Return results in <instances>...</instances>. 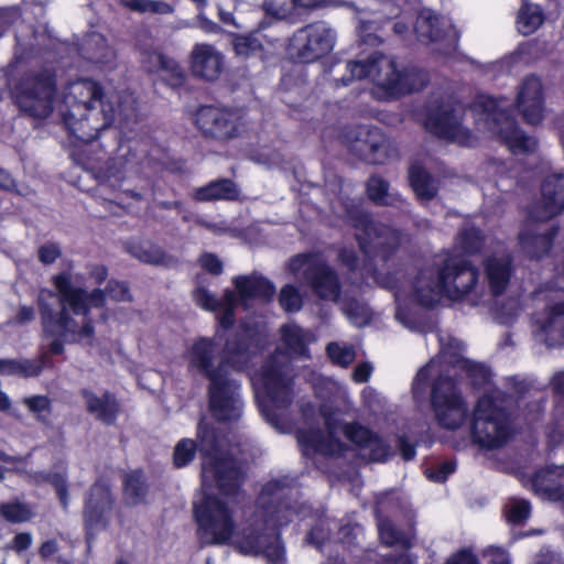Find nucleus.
Instances as JSON below:
<instances>
[{"mask_svg":"<svg viewBox=\"0 0 564 564\" xmlns=\"http://www.w3.org/2000/svg\"><path fill=\"white\" fill-rule=\"evenodd\" d=\"M344 435L359 449H366L377 434L370 427L358 422L346 423L343 429Z\"/></svg>","mask_w":564,"mask_h":564,"instance_id":"43","label":"nucleus"},{"mask_svg":"<svg viewBox=\"0 0 564 564\" xmlns=\"http://www.w3.org/2000/svg\"><path fill=\"white\" fill-rule=\"evenodd\" d=\"M516 105L527 123L535 126L543 120L544 91L542 82L536 75L530 74L522 79Z\"/></svg>","mask_w":564,"mask_h":564,"instance_id":"20","label":"nucleus"},{"mask_svg":"<svg viewBox=\"0 0 564 564\" xmlns=\"http://www.w3.org/2000/svg\"><path fill=\"white\" fill-rule=\"evenodd\" d=\"M155 59L159 72L165 74L164 79L171 87H180L185 82V74L181 65L162 53H153L151 55Z\"/></svg>","mask_w":564,"mask_h":564,"instance_id":"39","label":"nucleus"},{"mask_svg":"<svg viewBox=\"0 0 564 564\" xmlns=\"http://www.w3.org/2000/svg\"><path fill=\"white\" fill-rule=\"evenodd\" d=\"M261 338L248 324L239 325L225 337L196 338L188 350L189 367L208 381L210 415L219 423H236L243 413L242 386L229 370L246 372L261 351Z\"/></svg>","mask_w":564,"mask_h":564,"instance_id":"1","label":"nucleus"},{"mask_svg":"<svg viewBox=\"0 0 564 564\" xmlns=\"http://www.w3.org/2000/svg\"><path fill=\"white\" fill-rule=\"evenodd\" d=\"M259 408L268 417L288 409L294 399V375L290 361L278 350L262 362L257 378Z\"/></svg>","mask_w":564,"mask_h":564,"instance_id":"8","label":"nucleus"},{"mask_svg":"<svg viewBox=\"0 0 564 564\" xmlns=\"http://www.w3.org/2000/svg\"><path fill=\"white\" fill-rule=\"evenodd\" d=\"M389 187L390 184L387 180L378 175H371L366 183V194L377 206H395L398 203L405 202L400 194L389 193Z\"/></svg>","mask_w":564,"mask_h":564,"instance_id":"32","label":"nucleus"},{"mask_svg":"<svg viewBox=\"0 0 564 564\" xmlns=\"http://www.w3.org/2000/svg\"><path fill=\"white\" fill-rule=\"evenodd\" d=\"M193 124L203 139L220 144L240 138L246 129L242 112L224 105H199L193 113Z\"/></svg>","mask_w":564,"mask_h":564,"instance_id":"11","label":"nucleus"},{"mask_svg":"<svg viewBox=\"0 0 564 564\" xmlns=\"http://www.w3.org/2000/svg\"><path fill=\"white\" fill-rule=\"evenodd\" d=\"M115 506L110 486L104 479H97L88 489L83 507V520L87 543L98 531L106 530Z\"/></svg>","mask_w":564,"mask_h":564,"instance_id":"15","label":"nucleus"},{"mask_svg":"<svg viewBox=\"0 0 564 564\" xmlns=\"http://www.w3.org/2000/svg\"><path fill=\"white\" fill-rule=\"evenodd\" d=\"M119 3L131 11L167 14L173 11L171 4L161 0H119Z\"/></svg>","mask_w":564,"mask_h":564,"instance_id":"45","label":"nucleus"},{"mask_svg":"<svg viewBox=\"0 0 564 564\" xmlns=\"http://www.w3.org/2000/svg\"><path fill=\"white\" fill-rule=\"evenodd\" d=\"M380 535L387 545H395L402 543L403 533L394 525L389 524L380 529Z\"/></svg>","mask_w":564,"mask_h":564,"instance_id":"62","label":"nucleus"},{"mask_svg":"<svg viewBox=\"0 0 564 564\" xmlns=\"http://www.w3.org/2000/svg\"><path fill=\"white\" fill-rule=\"evenodd\" d=\"M347 223L356 230L354 239L362 256V272L376 279L380 269L388 268L397 257L404 234L391 225L376 221L370 212L359 204L350 203L345 207Z\"/></svg>","mask_w":564,"mask_h":564,"instance_id":"5","label":"nucleus"},{"mask_svg":"<svg viewBox=\"0 0 564 564\" xmlns=\"http://www.w3.org/2000/svg\"><path fill=\"white\" fill-rule=\"evenodd\" d=\"M0 517L9 523H24L30 521L34 513L28 503L17 499L0 503Z\"/></svg>","mask_w":564,"mask_h":564,"instance_id":"41","label":"nucleus"},{"mask_svg":"<svg viewBox=\"0 0 564 564\" xmlns=\"http://www.w3.org/2000/svg\"><path fill=\"white\" fill-rule=\"evenodd\" d=\"M431 409L444 430L460 429L468 417V406L455 378L440 373L431 383Z\"/></svg>","mask_w":564,"mask_h":564,"instance_id":"12","label":"nucleus"},{"mask_svg":"<svg viewBox=\"0 0 564 564\" xmlns=\"http://www.w3.org/2000/svg\"><path fill=\"white\" fill-rule=\"evenodd\" d=\"M444 564H480L477 555L470 550L463 547L453 553Z\"/></svg>","mask_w":564,"mask_h":564,"instance_id":"61","label":"nucleus"},{"mask_svg":"<svg viewBox=\"0 0 564 564\" xmlns=\"http://www.w3.org/2000/svg\"><path fill=\"white\" fill-rule=\"evenodd\" d=\"M202 476L204 480H213L218 494L231 500L243 492L247 480L242 464L229 453L202 462Z\"/></svg>","mask_w":564,"mask_h":564,"instance_id":"14","label":"nucleus"},{"mask_svg":"<svg viewBox=\"0 0 564 564\" xmlns=\"http://www.w3.org/2000/svg\"><path fill=\"white\" fill-rule=\"evenodd\" d=\"M366 449H369L368 460L370 463H387L394 456V452L382 436L378 433L375 435L371 444L367 446Z\"/></svg>","mask_w":564,"mask_h":564,"instance_id":"47","label":"nucleus"},{"mask_svg":"<svg viewBox=\"0 0 564 564\" xmlns=\"http://www.w3.org/2000/svg\"><path fill=\"white\" fill-rule=\"evenodd\" d=\"M51 283L54 290L40 289L36 306L43 337L52 339L50 349L55 355L64 354L65 343H77L95 335L90 313L93 308H104L107 297L117 303L133 301L129 283L113 278L105 289L91 291L74 285L69 271L52 275Z\"/></svg>","mask_w":564,"mask_h":564,"instance_id":"2","label":"nucleus"},{"mask_svg":"<svg viewBox=\"0 0 564 564\" xmlns=\"http://www.w3.org/2000/svg\"><path fill=\"white\" fill-rule=\"evenodd\" d=\"M7 88L19 112L32 119H46L54 111L58 94L54 69H28L7 78Z\"/></svg>","mask_w":564,"mask_h":564,"instance_id":"7","label":"nucleus"},{"mask_svg":"<svg viewBox=\"0 0 564 564\" xmlns=\"http://www.w3.org/2000/svg\"><path fill=\"white\" fill-rule=\"evenodd\" d=\"M478 268L462 254L448 253L435 263V280L427 285H417L414 295L417 303L425 308H434L441 297L462 301L477 285Z\"/></svg>","mask_w":564,"mask_h":564,"instance_id":"6","label":"nucleus"},{"mask_svg":"<svg viewBox=\"0 0 564 564\" xmlns=\"http://www.w3.org/2000/svg\"><path fill=\"white\" fill-rule=\"evenodd\" d=\"M61 256V248L53 242L42 245L37 250V258L45 265L54 263Z\"/></svg>","mask_w":564,"mask_h":564,"instance_id":"59","label":"nucleus"},{"mask_svg":"<svg viewBox=\"0 0 564 564\" xmlns=\"http://www.w3.org/2000/svg\"><path fill=\"white\" fill-rule=\"evenodd\" d=\"M33 539L31 533L29 532H20L17 533L11 543L10 549L15 551L17 553H22L26 551L32 545Z\"/></svg>","mask_w":564,"mask_h":564,"instance_id":"64","label":"nucleus"},{"mask_svg":"<svg viewBox=\"0 0 564 564\" xmlns=\"http://www.w3.org/2000/svg\"><path fill=\"white\" fill-rule=\"evenodd\" d=\"M35 485L50 484L56 492L59 503L67 509L69 502V492L67 477L58 471H36L32 476Z\"/></svg>","mask_w":564,"mask_h":564,"instance_id":"37","label":"nucleus"},{"mask_svg":"<svg viewBox=\"0 0 564 564\" xmlns=\"http://www.w3.org/2000/svg\"><path fill=\"white\" fill-rule=\"evenodd\" d=\"M198 452L197 443L193 438H181L173 451V465L175 468H184L188 466Z\"/></svg>","mask_w":564,"mask_h":564,"instance_id":"44","label":"nucleus"},{"mask_svg":"<svg viewBox=\"0 0 564 564\" xmlns=\"http://www.w3.org/2000/svg\"><path fill=\"white\" fill-rule=\"evenodd\" d=\"M281 339L286 349L295 356L308 357V340L302 327L295 324H284L280 328Z\"/></svg>","mask_w":564,"mask_h":564,"instance_id":"34","label":"nucleus"},{"mask_svg":"<svg viewBox=\"0 0 564 564\" xmlns=\"http://www.w3.org/2000/svg\"><path fill=\"white\" fill-rule=\"evenodd\" d=\"M455 470L456 463L454 460H445L438 464L434 470H430L427 478L435 482H445Z\"/></svg>","mask_w":564,"mask_h":564,"instance_id":"57","label":"nucleus"},{"mask_svg":"<svg viewBox=\"0 0 564 564\" xmlns=\"http://www.w3.org/2000/svg\"><path fill=\"white\" fill-rule=\"evenodd\" d=\"M335 36L324 22L297 29L290 37L286 54L293 63L308 64L326 56L334 47Z\"/></svg>","mask_w":564,"mask_h":564,"instance_id":"13","label":"nucleus"},{"mask_svg":"<svg viewBox=\"0 0 564 564\" xmlns=\"http://www.w3.org/2000/svg\"><path fill=\"white\" fill-rule=\"evenodd\" d=\"M457 243L468 256L480 253L485 246V236L476 226L464 227L457 235Z\"/></svg>","mask_w":564,"mask_h":564,"instance_id":"40","label":"nucleus"},{"mask_svg":"<svg viewBox=\"0 0 564 564\" xmlns=\"http://www.w3.org/2000/svg\"><path fill=\"white\" fill-rule=\"evenodd\" d=\"M257 501L263 518L250 517L235 530V550L245 556L262 555L270 564H285V547L278 529L290 524L300 512L293 487L286 479H271L262 486Z\"/></svg>","mask_w":564,"mask_h":564,"instance_id":"3","label":"nucleus"},{"mask_svg":"<svg viewBox=\"0 0 564 564\" xmlns=\"http://www.w3.org/2000/svg\"><path fill=\"white\" fill-rule=\"evenodd\" d=\"M28 410L34 414L41 415L42 413H51L52 403L47 395L36 394L28 397L23 400Z\"/></svg>","mask_w":564,"mask_h":564,"instance_id":"55","label":"nucleus"},{"mask_svg":"<svg viewBox=\"0 0 564 564\" xmlns=\"http://www.w3.org/2000/svg\"><path fill=\"white\" fill-rule=\"evenodd\" d=\"M541 200L529 209V218L542 223L564 212V174H552L541 185Z\"/></svg>","mask_w":564,"mask_h":564,"instance_id":"18","label":"nucleus"},{"mask_svg":"<svg viewBox=\"0 0 564 564\" xmlns=\"http://www.w3.org/2000/svg\"><path fill=\"white\" fill-rule=\"evenodd\" d=\"M484 268L491 294L496 297L502 295L514 271L511 257L489 256L484 261Z\"/></svg>","mask_w":564,"mask_h":564,"instance_id":"26","label":"nucleus"},{"mask_svg":"<svg viewBox=\"0 0 564 564\" xmlns=\"http://www.w3.org/2000/svg\"><path fill=\"white\" fill-rule=\"evenodd\" d=\"M398 448L405 462L412 460L416 456V445L411 443L404 434L398 436Z\"/></svg>","mask_w":564,"mask_h":564,"instance_id":"63","label":"nucleus"},{"mask_svg":"<svg viewBox=\"0 0 564 564\" xmlns=\"http://www.w3.org/2000/svg\"><path fill=\"white\" fill-rule=\"evenodd\" d=\"M462 368L474 384H485L490 379V369L486 365L469 359H464Z\"/></svg>","mask_w":564,"mask_h":564,"instance_id":"51","label":"nucleus"},{"mask_svg":"<svg viewBox=\"0 0 564 564\" xmlns=\"http://www.w3.org/2000/svg\"><path fill=\"white\" fill-rule=\"evenodd\" d=\"M80 395L85 401L86 411L106 425H113L120 414V402L115 393L105 391L98 397L93 390L83 388Z\"/></svg>","mask_w":564,"mask_h":564,"instance_id":"23","label":"nucleus"},{"mask_svg":"<svg viewBox=\"0 0 564 564\" xmlns=\"http://www.w3.org/2000/svg\"><path fill=\"white\" fill-rule=\"evenodd\" d=\"M351 150L366 163L375 165L387 164L397 156V150L383 131L378 127H366L359 131Z\"/></svg>","mask_w":564,"mask_h":564,"instance_id":"17","label":"nucleus"},{"mask_svg":"<svg viewBox=\"0 0 564 564\" xmlns=\"http://www.w3.org/2000/svg\"><path fill=\"white\" fill-rule=\"evenodd\" d=\"M239 193L240 191L232 180L218 178L197 187L193 193V198L196 202L236 200Z\"/></svg>","mask_w":564,"mask_h":564,"instance_id":"30","label":"nucleus"},{"mask_svg":"<svg viewBox=\"0 0 564 564\" xmlns=\"http://www.w3.org/2000/svg\"><path fill=\"white\" fill-rule=\"evenodd\" d=\"M531 516V503L525 499H514L506 509V519L509 523L519 525Z\"/></svg>","mask_w":564,"mask_h":564,"instance_id":"48","label":"nucleus"},{"mask_svg":"<svg viewBox=\"0 0 564 564\" xmlns=\"http://www.w3.org/2000/svg\"><path fill=\"white\" fill-rule=\"evenodd\" d=\"M64 102L63 123L68 135L78 142L91 143L115 121L116 106L107 98L102 85L93 78L73 82Z\"/></svg>","mask_w":564,"mask_h":564,"instance_id":"4","label":"nucleus"},{"mask_svg":"<svg viewBox=\"0 0 564 564\" xmlns=\"http://www.w3.org/2000/svg\"><path fill=\"white\" fill-rule=\"evenodd\" d=\"M345 313L355 323L366 324L369 322L366 307L358 301L349 302L345 307Z\"/></svg>","mask_w":564,"mask_h":564,"instance_id":"60","label":"nucleus"},{"mask_svg":"<svg viewBox=\"0 0 564 564\" xmlns=\"http://www.w3.org/2000/svg\"><path fill=\"white\" fill-rule=\"evenodd\" d=\"M437 18L435 17H426L421 21H417V33L419 36L429 42H437L442 39V32L440 28H437Z\"/></svg>","mask_w":564,"mask_h":564,"instance_id":"52","label":"nucleus"},{"mask_svg":"<svg viewBox=\"0 0 564 564\" xmlns=\"http://www.w3.org/2000/svg\"><path fill=\"white\" fill-rule=\"evenodd\" d=\"M545 344L549 347L564 346V301L555 303L542 325Z\"/></svg>","mask_w":564,"mask_h":564,"instance_id":"31","label":"nucleus"},{"mask_svg":"<svg viewBox=\"0 0 564 564\" xmlns=\"http://www.w3.org/2000/svg\"><path fill=\"white\" fill-rule=\"evenodd\" d=\"M424 127L426 131L438 139L457 141L464 145H467L473 138L471 131L462 126L453 108L445 109L438 106L431 110L426 116Z\"/></svg>","mask_w":564,"mask_h":564,"instance_id":"19","label":"nucleus"},{"mask_svg":"<svg viewBox=\"0 0 564 564\" xmlns=\"http://www.w3.org/2000/svg\"><path fill=\"white\" fill-rule=\"evenodd\" d=\"M303 276L319 299H339L341 282L337 272L325 260H314L303 270Z\"/></svg>","mask_w":564,"mask_h":564,"instance_id":"21","label":"nucleus"},{"mask_svg":"<svg viewBox=\"0 0 564 564\" xmlns=\"http://www.w3.org/2000/svg\"><path fill=\"white\" fill-rule=\"evenodd\" d=\"M193 296L197 305L209 312L219 311L218 299L206 288L198 286L194 290Z\"/></svg>","mask_w":564,"mask_h":564,"instance_id":"54","label":"nucleus"},{"mask_svg":"<svg viewBox=\"0 0 564 564\" xmlns=\"http://www.w3.org/2000/svg\"><path fill=\"white\" fill-rule=\"evenodd\" d=\"M408 181L419 202H431L438 194V182L431 172L419 162L410 164L408 169Z\"/></svg>","mask_w":564,"mask_h":564,"instance_id":"28","label":"nucleus"},{"mask_svg":"<svg viewBox=\"0 0 564 564\" xmlns=\"http://www.w3.org/2000/svg\"><path fill=\"white\" fill-rule=\"evenodd\" d=\"M232 284L237 291L240 303L246 307L250 301L269 303L275 294V285L273 282L256 272L248 275L235 276Z\"/></svg>","mask_w":564,"mask_h":564,"instance_id":"22","label":"nucleus"},{"mask_svg":"<svg viewBox=\"0 0 564 564\" xmlns=\"http://www.w3.org/2000/svg\"><path fill=\"white\" fill-rule=\"evenodd\" d=\"M389 66L390 72L387 74L386 78L378 84L379 89L383 91L387 98L398 99L413 93L422 91L430 83L429 74L421 68L403 67L399 69L394 61H391Z\"/></svg>","mask_w":564,"mask_h":564,"instance_id":"16","label":"nucleus"},{"mask_svg":"<svg viewBox=\"0 0 564 564\" xmlns=\"http://www.w3.org/2000/svg\"><path fill=\"white\" fill-rule=\"evenodd\" d=\"M133 254L142 262L149 264H159L163 262L165 253L164 251L153 245H150L148 248L142 246L137 247Z\"/></svg>","mask_w":564,"mask_h":564,"instance_id":"53","label":"nucleus"},{"mask_svg":"<svg viewBox=\"0 0 564 564\" xmlns=\"http://www.w3.org/2000/svg\"><path fill=\"white\" fill-rule=\"evenodd\" d=\"M279 304L286 313H297L303 307V296L297 286L285 284L279 293Z\"/></svg>","mask_w":564,"mask_h":564,"instance_id":"46","label":"nucleus"},{"mask_svg":"<svg viewBox=\"0 0 564 564\" xmlns=\"http://www.w3.org/2000/svg\"><path fill=\"white\" fill-rule=\"evenodd\" d=\"M196 443L202 462L221 456V434L213 424L200 419L196 426Z\"/></svg>","mask_w":564,"mask_h":564,"instance_id":"29","label":"nucleus"},{"mask_svg":"<svg viewBox=\"0 0 564 564\" xmlns=\"http://www.w3.org/2000/svg\"><path fill=\"white\" fill-rule=\"evenodd\" d=\"M338 261L350 273H356L359 270L360 259L352 248H341L337 254Z\"/></svg>","mask_w":564,"mask_h":564,"instance_id":"56","label":"nucleus"},{"mask_svg":"<svg viewBox=\"0 0 564 564\" xmlns=\"http://www.w3.org/2000/svg\"><path fill=\"white\" fill-rule=\"evenodd\" d=\"M122 491L129 505L138 506L145 501L149 485L142 469H134L124 475Z\"/></svg>","mask_w":564,"mask_h":564,"instance_id":"33","label":"nucleus"},{"mask_svg":"<svg viewBox=\"0 0 564 564\" xmlns=\"http://www.w3.org/2000/svg\"><path fill=\"white\" fill-rule=\"evenodd\" d=\"M263 8L268 15L283 20L294 14L296 6L295 0H264Z\"/></svg>","mask_w":564,"mask_h":564,"instance_id":"49","label":"nucleus"},{"mask_svg":"<svg viewBox=\"0 0 564 564\" xmlns=\"http://www.w3.org/2000/svg\"><path fill=\"white\" fill-rule=\"evenodd\" d=\"M498 135L514 155L530 154L538 148V141L525 134L514 119L507 118L505 124L499 129Z\"/></svg>","mask_w":564,"mask_h":564,"instance_id":"27","label":"nucleus"},{"mask_svg":"<svg viewBox=\"0 0 564 564\" xmlns=\"http://www.w3.org/2000/svg\"><path fill=\"white\" fill-rule=\"evenodd\" d=\"M516 435L511 413L491 395L478 399L470 426L473 443L485 451L505 447Z\"/></svg>","mask_w":564,"mask_h":564,"instance_id":"9","label":"nucleus"},{"mask_svg":"<svg viewBox=\"0 0 564 564\" xmlns=\"http://www.w3.org/2000/svg\"><path fill=\"white\" fill-rule=\"evenodd\" d=\"M326 352L329 359L340 367H348L355 360V351L350 347H343L338 343L332 341L326 346Z\"/></svg>","mask_w":564,"mask_h":564,"instance_id":"50","label":"nucleus"},{"mask_svg":"<svg viewBox=\"0 0 564 564\" xmlns=\"http://www.w3.org/2000/svg\"><path fill=\"white\" fill-rule=\"evenodd\" d=\"M200 267L213 275H220L224 271L223 261L212 252H204L199 257Z\"/></svg>","mask_w":564,"mask_h":564,"instance_id":"58","label":"nucleus"},{"mask_svg":"<svg viewBox=\"0 0 564 564\" xmlns=\"http://www.w3.org/2000/svg\"><path fill=\"white\" fill-rule=\"evenodd\" d=\"M544 12L541 6L524 2L518 13V30L523 35L534 33L544 22Z\"/></svg>","mask_w":564,"mask_h":564,"instance_id":"35","label":"nucleus"},{"mask_svg":"<svg viewBox=\"0 0 564 564\" xmlns=\"http://www.w3.org/2000/svg\"><path fill=\"white\" fill-rule=\"evenodd\" d=\"M232 50L237 57L248 59L250 57L262 58L264 46L254 33L234 34L231 40Z\"/></svg>","mask_w":564,"mask_h":564,"instance_id":"36","label":"nucleus"},{"mask_svg":"<svg viewBox=\"0 0 564 564\" xmlns=\"http://www.w3.org/2000/svg\"><path fill=\"white\" fill-rule=\"evenodd\" d=\"M193 517L200 547L226 545L232 540L236 520L232 510L220 497L204 494L193 505Z\"/></svg>","mask_w":564,"mask_h":564,"instance_id":"10","label":"nucleus"},{"mask_svg":"<svg viewBox=\"0 0 564 564\" xmlns=\"http://www.w3.org/2000/svg\"><path fill=\"white\" fill-rule=\"evenodd\" d=\"M378 62L379 58L376 53L364 61H349L346 66L348 74L337 79V82H341L343 86H348L356 79H365L377 69Z\"/></svg>","mask_w":564,"mask_h":564,"instance_id":"38","label":"nucleus"},{"mask_svg":"<svg viewBox=\"0 0 564 564\" xmlns=\"http://www.w3.org/2000/svg\"><path fill=\"white\" fill-rule=\"evenodd\" d=\"M557 234V226H552L544 232L525 228L519 232L518 243L529 259L541 260L551 251Z\"/></svg>","mask_w":564,"mask_h":564,"instance_id":"24","label":"nucleus"},{"mask_svg":"<svg viewBox=\"0 0 564 564\" xmlns=\"http://www.w3.org/2000/svg\"><path fill=\"white\" fill-rule=\"evenodd\" d=\"M300 443L312 447L315 452L325 454L332 453V446L335 445L338 451L345 449V444L337 437L325 440L319 431H310L301 434Z\"/></svg>","mask_w":564,"mask_h":564,"instance_id":"42","label":"nucleus"},{"mask_svg":"<svg viewBox=\"0 0 564 564\" xmlns=\"http://www.w3.org/2000/svg\"><path fill=\"white\" fill-rule=\"evenodd\" d=\"M223 68L221 55L209 44H196L192 52L191 70L195 77L213 82Z\"/></svg>","mask_w":564,"mask_h":564,"instance_id":"25","label":"nucleus"}]
</instances>
